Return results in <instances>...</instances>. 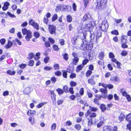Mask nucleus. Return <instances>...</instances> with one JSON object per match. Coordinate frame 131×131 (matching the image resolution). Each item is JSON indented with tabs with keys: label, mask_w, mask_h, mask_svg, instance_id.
Wrapping results in <instances>:
<instances>
[{
	"label": "nucleus",
	"mask_w": 131,
	"mask_h": 131,
	"mask_svg": "<svg viewBox=\"0 0 131 131\" xmlns=\"http://www.w3.org/2000/svg\"><path fill=\"white\" fill-rule=\"evenodd\" d=\"M88 83L91 85H94L95 84L94 80L92 78H90L88 80Z\"/></svg>",
	"instance_id": "f8f14e48"
},
{
	"label": "nucleus",
	"mask_w": 131,
	"mask_h": 131,
	"mask_svg": "<svg viewBox=\"0 0 131 131\" xmlns=\"http://www.w3.org/2000/svg\"><path fill=\"white\" fill-rule=\"evenodd\" d=\"M29 121L32 125L34 124L35 123L34 118H32V117H30L29 118Z\"/></svg>",
	"instance_id": "4be33fe9"
},
{
	"label": "nucleus",
	"mask_w": 131,
	"mask_h": 131,
	"mask_svg": "<svg viewBox=\"0 0 131 131\" xmlns=\"http://www.w3.org/2000/svg\"><path fill=\"white\" fill-rule=\"evenodd\" d=\"M61 5H58L56 8V11L58 12L60 10H61Z\"/></svg>",
	"instance_id": "72a5a7b5"
},
{
	"label": "nucleus",
	"mask_w": 131,
	"mask_h": 131,
	"mask_svg": "<svg viewBox=\"0 0 131 131\" xmlns=\"http://www.w3.org/2000/svg\"><path fill=\"white\" fill-rule=\"evenodd\" d=\"M30 91V87H27L24 90V93L26 94H27L29 93Z\"/></svg>",
	"instance_id": "4468645a"
},
{
	"label": "nucleus",
	"mask_w": 131,
	"mask_h": 131,
	"mask_svg": "<svg viewBox=\"0 0 131 131\" xmlns=\"http://www.w3.org/2000/svg\"><path fill=\"white\" fill-rule=\"evenodd\" d=\"M125 37V36H122L121 39V42L122 43V47L123 48H126L128 47L127 45L126 44L127 43L126 40L124 39Z\"/></svg>",
	"instance_id": "39448f33"
},
{
	"label": "nucleus",
	"mask_w": 131,
	"mask_h": 131,
	"mask_svg": "<svg viewBox=\"0 0 131 131\" xmlns=\"http://www.w3.org/2000/svg\"><path fill=\"white\" fill-rule=\"evenodd\" d=\"M84 66L82 64L78 66L76 69V71H79L80 70H82L83 68L84 67Z\"/></svg>",
	"instance_id": "6ab92c4d"
},
{
	"label": "nucleus",
	"mask_w": 131,
	"mask_h": 131,
	"mask_svg": "<svg viewBox=\"0 0 131 131\" xmlns=\"http://www.w3.org/2000/svg\"><path fill=\"white\" fill-rule=\"evenodd\" d=\"M107 2V0H97L96 8L100 10L104 9L105 7Z\"/></svg>",
	"instance_id": "f257e3e1"
},
{
	"label": "nucleus",
	"mask_w": 131,
	"mask_h": 131,
	"mask_svg": "<svg viewBox=\"0 0 131 131\" xmlns=\"http://www.w3.org/2000/svg\"><path fill=\"white\" fill-rule=\"evenodd\" d=\"M36 111L35 110H29L27 113V115L29 116L35 115L36 113Z\"/></svg>",
	"instance_id": "1a4fd4ad"
},
{
	"label": "nucleus",
	"mask_w": 131,
	"mask_h": 131,
	"mask_svg": "<svg viewBox=\"0 0 131 131\" xmlns=\"http://www.w3.org/2000/svg\"><path fill=\"white\" fill-rule=\"evenodd\" d=\"M58 18V16L56 14H54L52 18V21H55Z\"/></svg>",
	"instance_id": "c756f323"
},
{
	"label": "nucleus",
	"mask_w": 131,
	"mask_h": 131,
	"mask_svg": "<svg viewBox=\"0 0 131 131\" xmlns=\"http://www.w3.org/2000/svg\"><path fill=\"white\" fill-rule=\"evenodd\" d=\"M22 33L24 35L26 34L25 37L26 39L28 41L30 40L32 37L31 32L29 30H27L26 28L23 29L22 30Z\"/></svg>",
	"instance_id": "f03ea898"
},
{
	"label": "nucleus",
	"mask_w": 131,
	"mask_h": 131,
	"mask_svg": "<svg viewBox=\"0 0 131 131\" xmlns=\"http://www.w3.org/2000/svg\"><path fill=\"white\" fill-rule=\"evenodd\" d=\"M112 128L111 127L105 126L103 128V131H112Z\"/></svg>",
	"instance_id": "9b49d317"
},
{
	"label": "nucleus",
	"mask_w": 131,
	"mask_h": 131,
	"mask_svg": "<svg viewBox=\"0 0 131 131\" xmlns=\"http://www.w3.org/2000/svg\"><path fill=\"white\" fill-rule=\"evenodd\" d=\"M91 111L90 110H88L85 114V116H88L90 114H91L90 115V117L91 118L95 117L96 116V114L94 113H91Z\"/></svg>",
	"instance_id": "0eeeda50"
},
{
	"label": "nucleus",
	"mask_w": 131,
	"mask_h": 131,
	"mask_svg": "<svg viewBox=\"0 0 131 131\" xmlns=\"http://www.w3.org/2000/svg\"><path fill=\"white\" fill-rule=\"evenodd\" d=\"M49 31L51 34H53L55 33L56 28L53 25H49Z\"/></svg>",
	"instance_id": "423d86ee"
},
{
	"label": "nucleus",
	"mask_w": 131,
	"mask_h": 131,
	"mask_svg": "<svg viewBox=\"0 0 131 131\" xmlns=\"http://www.w3.org/2000/svg\"><path fill=\"white\" fill-rule=\"evenodd\" d=\"M85 7H86L89 2V0H83Z\"/></svg>",
	"instance_id": "603ef678"
},
{
	"label": "nucleus",
	"mask_w": 131,
	"mask_h": 131,
	"mask_svg": "<svg viewBox=\"0 0 131 131\" xmlns=\"http://www.w3.org/2000/svg\"><path fill=\"white\" fill-rule=\"evenodd\" d=\"M125 118L124 115L123 114H121L118 117V119L120 121H123Z\"/></svg>",
	"instance_id": "f3484780"
},
{
	"label": "nucleus",
	"mask_w": 131,
	"mask_h": 131,
	"mask_svg": "<svg viewBox=\"0 0 131 131\" xmlns=\"http://www.w3.org/2000/svg\"><path fill=\"white\" fill-rule=\"evenodd\" d=\"M67 20L68 22H71L72 21V18L70 15H68L67 16Z\"/></svg>",
	"instance_id": "cd10ccee"
},
{
	"label": "nucleus",
	"mask_w": 131,
	"mask_h": 131,
	"mask_svg": "<svg viewBox=\"0 0 131 131\" xmlns=\"http://www.w3.org/2000/svg\"><path fill=\"white\" fill-rule=\"evenodd\" d=\"M78 38L77 37V36H75L73 38L72 40V41L74 44H75L76 42V41L77 40Z\"/></svg>",
	"instance_id": "de8ad7c7"
},
{
	"label": "nucleus",
	"mask_w": 131,
	"mask_h": 131,
	"mask_svg": "<svg viewBox=\"0 0 131 131\" xmlns=\"http://www.w3.org/2000/svg\"><path fill=\"white\" fill-rule=\"evenodd\" d=\"M89 109L90 110L93 112L96 111L98 110V108H97L91 107L90 106H89Z\"/></svg>",
	"instance_id": "a878e982"
},
{
	"label": "nucleus",
	"mask_w": 131,
	"mask_h": 131,
	"mask_svg": "<svg viewBox=\"0 0 131 131\" xmlns=\"http://www.w3.org/2000/svg\"><path fill=\"white\" fill-rule=\"evenodd\" d=\"M100 29L103 31H106L108 28V25L107 21L104 20L102 23L100 24Z\"/></svg>",
	"instance_id": "7ed1b4c3"
},
{
	"label": "nucleus",
	"mask_w": 131,
	"mask_h": 131,
	"mask_svg": "<svg viewBox=\"0 0 131 131\" xmlns=\"http://www.w3.org/2000/svg\"><path fill=\"white\" fill-rule=\"evenodd\" d=\"M126 119V120L128 122H131V113L127 115Z\"/></svg>",
	"instance_id": "dca6fc26"
},
{
	"label": "nucleus",
	"mask_w": 131,
	"mask_h": 131,
	"mask_svg": "<svg viewBox=\"0 0 131 131\" xmlns=\"http://www.w3.org/2000/svg\"><path fill=\"white\" fill-rule=\"evenodd\" d=\"M129 123L127 125V129L131 131V122H129Z\"/></svg>",
	"instance_id": "4c0bfd02"
},
{
	"label": "nucleus",
	"mask_w": 131,
	"mask_h": 131,
	"mask_svg": "<svg viewBox=\"0 0 131 131\" xmlns=\"http://www.w3.org/2000/svg\"><path fill=\"white\" fill-rule=\"evenodd\" d=\"M77 84V83L73 81H71L70 83V85L71 86H75Z\"/></svg>",
	"instance_id": "2f4dec72"
},
{
	"label": "nucleus",
	"mask_w": 131,
	"mask_h": 131,
	"mask_svg": "<svg viewBox=\"0 0 131 131\" xmlns=\"http://www.w3.org/2000/svg\"><path fill=\"white\" fill-rule=\"evenodd\" d=\"M111 80L112 81H114L115 82H118L119 80L118 78L116 76L112 77L111 79Z\"/></svg>",
	"instance_id": "a211bd4d"
},
{
	"label": "nucleus",
	"mask_w": 131,
	"mask_h": 131,
	"mask_svg": "<svg viewBox=\"0 0 131 131\" xmlns=\"http://www.w3.org/2000/svg\"><path fill=\"white\" fill-rule=\"evenodd\" d=\"M121 54L124 56H126L127 54V52L125 51H123L122 52Z\"/></svg>",
	"instance_id": "864d4df0"
},
{
	"label": "nucleus",
	"mask_w": 131,
	"mask_h": 131,
	"mask_svg": "<svg viewBox=\"0 0 131 131\" xmlns=\"http://www.w3.org/2000/svg\"><path fill=\"white\" fill-rule=\"evenodd\" d=\"M34 63V61L33 60H30L29 61V65L31 66H33Z\"/></svg>",
	"instance_id": "09e8293b"
},
{
	"label": "nucleus",
	"mask_w": 131,
	"mask_h": 131,
	"mask_svg": "<svg viewBox=\"0 0 131 131\" xmlns=\"http://www.w3.org/2000/svg\"><path fill=\"white\" fill-rule=\"evenodd\" d=\"M54 67L55 70H57L59 69V65L58 64H56L54 65Z\"/></svg>",
	"instance_id": "13d9d810"
},
{
	"label": "nucleus",
	"mask_w": 131,
	"mask_h": 131,
	"mask_svg": "<svg viewBox=\"0 0 131 131\" xmlns=\"http://www.w3.org/2000/svg\"><path fill=\"white\" fill-rule=\"evenodd\" d=\"M121 92L122 93V95L126 97V96L128 95L127 94V92L125 91H122V90H121Z\"/></svg>",
	"instance_id": "79ce46f5"
},
{
	"label": "nucleus",
	"mask_w": 131,
	"mask_h": 131,
	"mask_svg": "<svg viewBox=\"0 0 131 131\" xmlns=\"http://www.w3.org/2000/svg\"><path fill=\"white\" fill-rule=\"evenodd\" d=\"M107 87H108L109 89H112L113 88V85L111 84L106 85V88H107Z\"/></svg>",
	"instance_id": "3c124183"
},
{
	"label": "nucleus",
	"mask_w": 131,
	"mask_h": 131,
	"mask_svg": "<svg viewBox=\"0 0 131 131\" xmlns=\"http://www.w3.org/2000/svg\"><path fill=\"white\" fill-rule=\"evenodd\" d=\"M91 27V25L90 23L89 24H87L84 26V27L86 29L89 28Z\"/></svg>",
	"instance_id": "0e129e2a"
},
{
	"label": "nucleus",
	"mask_w": 131,
	"mask_h": 131,
	"mask_svg": "<svg viewBox=\"0 0 131 131\" xmlns=\"http://www.w3.org/2000/svg\"><path fill=\"white\" fill-rule=\"evenodd\" d=\"M89 60L88 59H85L82 62V64L84 66L89 61Z\"/></svg>",
	"instance_id": "8fccbe9b"
},
{
	"label": "nucleus",
	"mask_w": 131,
	"mask_h": 131,
	"mask_svg": "<svg viewBox=\"0 0 131 131\" xmlns=\"http://www.w3.org/2000/svg\"><path fill=\"white\" fill-rule=\"evenodd\" d=\"M84 90L83 88H81L79 91V93L81 95H82L83 94Z\"/></svg>",
	"instance_id": "5fc2aeb1"
},
{
	"label": "nucleus",
	"mask_w": 131,
	"mask_h": 131,
	"mask_svg": "<svg viewBox=\"0 0 131 131\" xmlns=\"http://www.w3.org/2000/svg\"><path fill=\"white\" fill-rule=\"evenodd\" d=\"M75 128L77 130H79L81 129V126L79 124H77L75 125Z\"/></svg>",
	"instance_id": "a19ab883"
},
{
	"label": "nucleus",
	"mask_w": 131,
	"mask_h": 131,
	"mask_svg": "<svg viewBox=\"0 0 131 131\" xmlns=\"http://www.w3.org/2000/svg\"><path fill=\"white\" fill-rule=\"evenodd\" d=\"M32 26L37 30H38L39 29V25L37 23L35 22L34 23Z\"/></svg>",
	"instance_id": "5701e85b"
},
{
	"label": "nucleus",
	"mask_w": 131,
	"mask_h": 131,
	"mask_svg": "<svg viewBox=\"0 0 131 131\" xmlns=\"http://www.w3.org/2000/svg\"><path fill=\"white\" fill-rule=\"evenodd\" d=\"M92 71L90 70H88L86 73V75L87 77L90 76L92 73Z\"/></svg>",
	"instance_id": "c85d7f7f"
},
{
	"label": "nucleus",
	"mask_w": 131,
	"mask_h": 131,
	"mask_svg": "<svg viewBox=\"0 0 131 131\" xmlns=\"http://www.w3.org/2000/svg\"><path fill=\"white\" fill-rule=\"evenodd\" d=\"M10 5L9 3L8 2H5L4 5L2 8V9L4 10H6L8 8V6Z\"/></svg>",
	"instance_id": "9d476101"
},
{
	"label": "nucleus",
	"mask_w": 131,
	"mask_h": 131,
	"mask_svg": "<svg viewBox=\"0 0 131 131\" xmlns=\"http://www.w3.org/2000/svg\"><path fill=\"white\" fill-rule=\"evenodd\" d=\"M63 58L64 59L67 61L69 57L68 55L66 53H65L63 55Z\"/></svg>",
	"instance_id": "58836bf2"
},
{
	"label": "nucleus",
	"mask_w": 131,
	"mask_h": 131,
	"mask_svg": "<svg viewBox=\"0 0 131 131\" xmlns=\"http://www.w3.org/2000/svg\"><path fill=\"white\" fill-rule=\"evenodd\" d=\"M34 55L33 53H31L28 54V58L29 59H31L34 57Z\"/></svg>",
	"instance_id": "7c9ffc66"
},
{
	"label": "nucleus",
	"mask_w": 131,
	"mask_h": 131,
	"mask_svg": "<svg viewBox=\"0 0 131 131\" xmlns=\"http://www.w3.org/2000/svg\"><path fill=\"white\" fill-rule=\"evenodd\" d=\"M50 92L51 94L52 99L53 101V102L54 103V102L56 101V95L54 93L53 91L50 90Z\"/></svg>",
	"instance_id": "6e6552de"
},
{
	"label": "nucleus",
	"mask_w": 131,
	"mask_h": 131,
	"mask_svg": "<svg viewBox=\"0 0 131 131\" xmlns=\"http://www.w3.org/2000/svg\"><path fill=\"white\" fill-rule=\"evenodd\" d=\"M56 127V125L55 123L53 124L51 126V129L52 130H54L55 129Z\"/></svg>",
	"instance_id": "37998d69"
},
{
	"label": "nucleus",
	"mask_w": 131,
	"mask_h": 131,
	"mask_svg": "<svg viewBox=\"0 0 131 131\" xmlns=\"http://www.w3.org/2000/svg\"><path fill=\"white\" fill-rule=\"evenodd\" d=\"M90 16V15L89 14L87 13L83 17L82 20L84 21L88 20L89 19Z\"/></svg>",
	"instance_id": "2eb2a0df"
},
{
	"label": "nucleus",
	"mask_w": 131,
	"mask_h": 131,
	"mask_svg": "<svg viewBox=\"0 0 131 131\" xmlns=\"http://www.w3.org/2000/svg\"><path fill=\"white\" fill-rule=\"evenodd\" d=\"M34 36L35 37L38 38L39 37L40 34L38 32L36 31L34 33Z\"/></svg>",
	"instance_id": "ea45409f"
},
{
	"label": "nucleus",
	"mask_w": 131,
	"mask_h": 131,
	"mask_svg": "<svg viewBox=\"0 0 131 131\" xmlns=\"http://www.w3.org/2000/svg\"><path fill=\"white\" fill-rule=\"evenodd\" d=\"M100 91L103 93H107V91L106 89L103 88L100 89Z\"/></svg>",
	"instance_id": "e433bc0d"
},
{
	"label": "nucleus",
	"mask_w": 131,
	"mask_h": 131,
	"mask_svg": "<svg viewBox=\"0 0 131 131\" xmlns=\"http://www.w3.org/2000/svg\"><path fill=\"white\" fill-rule=\"evenodd\" d=\"M51 80L52 83H54L56 82L57 79L55 77H53L51 78Z\"/></svg>",
	"instance_id": "49530a36"
},
{
	"label": "nucleus",
	"mask_w": 131,
	"mask_h": 131,
	"mask_svg": "<svg viewBox=\"0 0 131 131\" xmlns=\"http://www.w3.org/2000/svg\"><path fill=\"white\" fill-rule=\"evenodd\" d=\"M12 45V42L9 41H8V43L6 46H5L6 49H8Z\"/></svg>",
	"instance_id": "aec40b11"
},
{
	"label": "nucleus",
	"mask_w": 131,
	"mask_h": 131,
	"mask_svg": "<svg viewBox=\"0 0 131 131\" xmlns=\"http://www.w3.org/2000/svg\"><path fill=\"white\" fill-rule=\"evenodd\" d=\"M79 60V59L78 58H73V59L72 62L74 64L76 65L78 62Z\"/></svg>",
	"instance_id": "b1692460"
},
{
	"label": "nucleus",
	"mask_w": 131,
	"mask_h": 131,
	"mask_svg": "<svg viewBox=\"0 0 131 131\" xmlns=\"http://www.w3.org/2000/svg\"><path fill=\"white\" fill-rule=\"evenodd\" d=\"M104 54V53L103 52H101L99 53L98 57L100 60H102L103 59L105 56Z\"/></svg>",
	"instance_id": "ddd939ff"
},
{
	"label": "nucleus",
	"mask_w": 131,
	"mask_h": 131,
	"mask_svg": "<svg viewBox=\"0 0 131 131\" xmlns=\"http://www.w3.org/2000/svg\"><path fill=\"white\" fill-rule=\"evenodd\" d=\"M9 92L8 91H6L4 92L3 93V95L4 96H5L8 95Z\"/></svg>",
	"instance_id": "774afa93"
},
{
	"label": "nucleus",
	"mask_w": 131,
	"mask_h": 131,
	"mask_svg": "<svg viewBox=\"0 0 131 131\" xmlns=\"http://www.w3.org/2000/svg\"><path fill=\"white\" fill-rule=\"evenodd\" d=\"M68 87L66 85H65L63 87V91L66 93L68 92Z\"/></svg>",
	"instance_id": "393cba45"
},
{
	"label": "nucleus",
	"mask_w": 131,
	"mask_h": 131,
	"mask_svg": "<svg viewBox=\"0 0 131 131\" xmlns=\"http://www.w3.org/2000/svg\"><path fill=\"white\" fill-rule=\"evenodd\" d=\"M61 11L65 10L67 6L65 5H61Z\"/></svg>",
	"instance_id": "a18cd8bd"
},
{
	"label": "nucleus",
	"mask_w": 131,
	"mask_h": 131,
	"mask_svg": "<svg viewBox=\"0 0 131 131\" xmlns=\"http://www.w3.org/2000/svg\"><path fill=\"white\" fill-rule=\"evenodd\" d=\"M73 87H71L69 89V92L72 94H73L74 93V92L73 90Z\"/></svg>",
	"instance_id": "69168bd1"
},
{
	"label": "nucleus",
	"mask_w": 131,
	"mask_h": 131,
	"mask_svg": "<svg viewBox=\"0 0 131 131\" xmlns=\"http://www.w3.org/2000/svg\"><path fill=\"white\" fill-rule=\"evenodd\" d=\"M63 102V100H58L57 101V103L58 105H59L62 104Z\"/></svg>",
	"instance_id": "052dcab7"
},
{
	"label": "nucleus",
	"mask_w": 131,
	"mask_h": 131,
	"mask_svg": "<svg viewBox=\"0 0 131 131\" xmlns=\"http://www.w3.org/2000/svg\"><path fill=\"white\" fill-rule=\"evenodd\" d=\"M76 75L74 73H72L70 75V77L71 78L73 79L76 77Z\"/></svg>",
	"instance_id": "4d7b16f0"
},
{
	"label": "nucleus",
	"mask_w": 131,
	"mask_h": 131,
	"mask_svg": "<svg viewBox=\"0 0 131 131\" xmlns=\"http://www.w3.org/2000/svg\"><path fill=\"white\" fill-rule=\"evenodd\" d=\"M46 103V102L42 103L38 105L37 107L38 108H40L42 107L44 104Z\"/></svg>",
	"instance_id": "c9c22d12"
},
{
	"label": "nucleus",
	"mask_w": 131,
	"mask_h": 131,
	"mask_svg": "<svg viewBox=\"0 0 131 131\" xmlns=\"http://www.w3.org/2000/svg\"><path fill=\"white\" fill-rule=\"evenodd\" d=\"M56 91L59 95L62 94L63 93L64 91L63 90L61 89L58 88L57 89Z\"/></svg>",
	"instance_id": "412c9836"
},
{
	"label": "nucleus",
	"mask_w": 131,
	"mask_h": 131,
	"mask_svg": "<svg viewBox=\"0 0 131 131\" xmlns=\"http://www.w3.org/2000/svg\"><path fill=\"white\" fill-rule=\"evenodd\" d=\"M45 45L46 47H50V44L49 42L46 41L45 43Z\"/></svg>",
	"instance_id": "6e6d98bb"
},
{
	"label": "nucleus",
	"mask_w": 131,
	"mask_h": 131,
	"mask_svg": "<svg viewBox=\"0 0 131 131\" xmlns=\"http://www.w3.org/2000/svg\"><path fill=\"white\" fill-rule=\"evenodd\" d=\"M64 41L63 39H61L59 40V42L61 45H64Z\"/></svg>",
	"instance_id": "bf43d9fd"
},
{
	"label": "nucleus",
	"mask_w": 131,
	"mask_h": 131,
	"mask_svg": "<svg viewBox=\"0 0 131 131\" xmlns=\"http://www.w3.org/2000/svg\"><path fill=\"white\" fill-rule=\"evenodd\" d=\"M7 72L8 74L10 75H14L15 73V71H12L10 70H8Z\"/></svg>",
	"instance_id": "bb28decb"
},
{
	"label": "nucleus",
	"mask_w": 131,
	"mask_h": 131,
	"mask_svg": "<svg viewBox=\"0 0 131 131\" xmlns=\"http://www.w3.org/2000/svg\"><path fill=\"white\" fill-rule=\"evenodd\" d=\"M114 21L117 23L118 24L121 22L122 20L121 19H114Z\"/></svg>",
	"instance_id": "680f3d73"
},
{
	"label": "nucleus",
	"mask_w": 131,
	"mask_h": 131,
	"mask_svg": "<svg viewBox=\"0 0 131 131\" xmlns=\"http://www.w3.org/2000/svg\"><path fill=\"white\" fill-rule=\"evenodd\" d=\"M35 23L34 20H33L32 19H30L29 22V24L30 25L32 26Z\"/></svg>",
	"instance_id": "c03bdc74"
},
{
	"label": "nucleus",
	"mask_w": 131,
	"mask_h": 131,
	"mask_svg": "<svg viewBox=\"0 0 131 131\" xmlns=\"http://www.w3.org/2000/svg\"><path fill=\"white\" fill-rule=\"evenodd\" d=\"M46 71L50 70L52 69V68L49 67H45L43 68Z\"/></svg>",
	"instance_id": "e2e57ef3"
},
{
	"label": "nucleus",
	"mask_w": 131,
	"mask_h": 131,
	"mask_svg": "<svg viewBox=\"0 0 131 131\" xmlns=\"http://www.w3.org/2000/svg\"><path fill=\"white\" fill-rule=\"evenodd\" d=\"M111 33L112 34L115 35H117L119 34V33L118 31L117 30H114L111 32Z\"/></svg>",
	"instance_id": "f704fd0d"
},
{
	"label": "nucleus",
	"mask_w": 131,
	"mask_h": 131,
	"mask_svg": "<svg viewBox=\"0 0 131 131\" xmlns=\"http://www.w3.org/2000/svg\"><path fill=\"white\" fill-rule=\"evenodd\" d=\"M100 107L102 111L103 112L106 110V107L105 105L104 104H101L100 106Z\"/></svg>",
	"instance_id": "473e14b6"
},
{
	"label": "nucleus",
	"mask_w": 131,
	"mask_h": 131,
	"mask_svg": "<svg viewBox=\"0 0 131 131\" xmlns=\"http://www.w3.org/2000/svg\"><path fill=\"white\" fill-rule=\"evenodd\" d=\"M54 50L55 51H57L59 49L58 46L56 45H54L53 46Z\"/></svg>",
	"instance_id": "338daca9"
},
{
	"label": "nucleus",
	"mask_w": 131,
	"mask_h": 131,
	"mask_svg": "<svg viewBox=\"0 0 131 131\" xmlns=\"http://www.w3.org/2000/svg\"><path fill=\"white\" fill-rule=\"evenodd\" d=\"M80 41L82 42V44H81V46L80 47V48L81 49L84 50H86L88 49L87 47L88 45L86 43V42L85 41L84 42L83 41V40L82 39H79Z\"/></svg>",
	"instance_id": "20e7f679"
}]
</instances>
